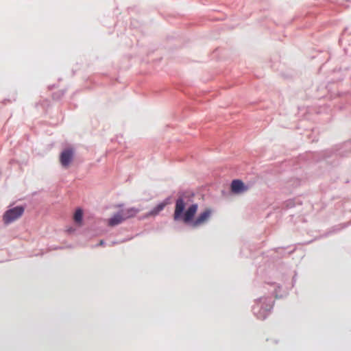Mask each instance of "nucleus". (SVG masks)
Instances as JSON below:
<instances>
[{"label":"nucleus","mask_w":351,"mask_h":351,"mask_svg":"<svg viewBox=\"0 0 351 351\" xmlns=\"http://www.w3.org/2000/svg\"><path fill=\"white\" fill-rule=\"evenodd\" d=\"M184 198L185 193L184 192H180L178 197L176 200L173 220L176 221H182L184 223L194 228L199 226L206 222L211 215L210 210L206 209L193 220L198 209V205L196 203L192 204L185 210L186 203Z\"/></svg>","instance_id":"f257e3e1"},{"label":"nucleus","mask_w":351,"mask_h":351,"mask_svg":"<svg viewBox=\"0 0 351 351\" xmlns=\"http://www.w3.org/2000/svg\"><path fill=\"white\" fill-rule=\"evenodd\" d=\"M171 197H167L161 202L158 203L155 207L151 209L148 213L141 217V219H145L148 217H155L164 210V208L170 204Z\"/></svg>","instance_id":"39448f33"},{"label":"nucleus","mask_w":351,"mask_h":351,"mask_svg":"<svg viewBox=\"0 0 351 351\" xmlns=\"http://www.w3.org/2000/svg\"><path fill=\"white\" fill-rule=\"evenodd\" d=\"M274 304L271 297H261L254 301L252 313L258 319H265L271 313Z\"/></svg>","instance_id":"f03ea898"},{"label":"nucleus","mask_w":351,"mask_h":351,"mask_svg":"<svg viewBox=\"0 0 351 351\" xmlns=\"http://www.w3.org/2000/svg\"><path fill=\"white\" fill-rule=\"evenodd\" d=\"M230 187L232 192L234 194L243 193L249 189V187L245 185L242 180L238 179L232 181Z\"/></svg>","instance_id":"423d86ee"},{"label":"nucleus","mask_w":351,"mask_h":351,"mask_svg":"<svg viewBox=\"0 0 351 351\" xmlns=\"http://www.w3.org/2000/svg\"><path fill=\"white\" fill-rule=\"evenodd\" d=\"M64 94V92L62 91L61 95H63Z\"/></svg>","instance_id":"4468645a"},{"label":"nucleus","mask_w":351,"mask_h":351,"mask_svg":"<svg viewBox=\"0 0 351 351\" xmlns=\"http://www.w3.org/2000/svg\"><path fill=\"white\" fill-rule=\"evenodd\" d=\"M125 221L124 219V217L123 215V213L121 210L117 211L116 213H114L112 217H110L108 219V225L109 226H116L120 223H121L123 221Z\"/></svg>","instance_id":"0eeeda50"},{"label":"nucleus","mask_w":351,"mask_h":351,"mask_svg":"<svg viewBox=\"0 0 351 351\" xmlns=\"http://www.w3.org/2000/svg\"><path fill=\"white\" fill-rule=\"evenodd\" d=\"M105 245V242L104 240H101L99 243H98L96 246H101V245Z\"/></svg>","instance_id":"9b49d317"},{"label":"nucleus","mask_w":351,"mask_h":351,"mask_svg":"<svg viewBox=\"0 0 351 351\" xmlns=\"http://www.w3.org/2000/svg\"><path fill=\"white\" fill-rule=\"evenodd\" d=\"M25 211V206H17L6 210L3 215L5 224H10L21 217Z\"/></svg>","instance_id":"7ed1b4c3"},{"label":"nucleus","mask_w":351,"mask_h":351,"mask_svg":"<svg viewBox=\"0 0 351 351\" xmlns=\"http://www.w3.org/2000/svg\"><path fill=\"white\" fill-rule=\"evenodd\" d=\"M75 149L73 147H67L64 149L60 155V162L64 168L70 166L74 159Z\"/></svg>","instance_id":"20e7f679"},{"label":"nucleus","mask_w":351,"mask_h":351,"mask_svg":"<svg viewBox=\"0 0 351 351\" xmlns=\"http://www.w3.org/2000/svg\"><path fill=\"white\" fill-rule=\"evenodd\" d=\"M69 232H72L73 231V229L70 228L68 230Z\"/></svg>","instance_id":"ddd939ff"},{"label":"nucleus","mask_w":351,"mask_h":351,"mask_svg":"<svg viewBox=\"0 0 351 351\" xmlns=\"http://www.w3.org/2000/svg\"><path fill=\"white\" fill-rule=\"evenodd\" d=\"M82 217H83V210L82 208H77L74 215V220L75 221L81 225L82 223Z\"/></svg>","instance_id":"9d476101"},{"label":"nucleus","mask_w":351,"mask_h":351,"mask_svg":"<svg viewBox=\"0 0 351 351\" xmlns=\"http://www.w3.org/2000/svg\"><path fill=\"white\" fill-rule=\"evenodd\" d=\"M117 243H119V242H117V241H112V245H115V244H117Z\"/></svg>","instance_id":"f8f14e48"},{"label":"nucleus","mask_w":351,"mask_h":351,"mask_svg":"<svg viewBox=\"0 0 351 351\" xmlns=\"http://www.w3.org/2000/svg\"><path fill=\"white\" fill-rule=\"evenodd\" d=\"M267 285L272 288V290L269 291L270 294L275 295L276 298L281 296L278 293V290L281 289L279 285L276 282L267 283Z\"/></svg>","instance_id":"1a4fd4ad"},{"label":"nucleus","mask_w":351,"mask_h":351,"mask_svg":"<svg viewBox=\"0 0 351 351\" xmlns=\"http://www.w3.org/2000/svg\"><path fill=\"white\" fill-rule=\"evenodd\" d=\"M121 210L123 213L125 220H126L137 215L141 211V209L135 207H130L125 209H121Z\"/></svg>","instance_id":"6e6552de"}]
</instances>
